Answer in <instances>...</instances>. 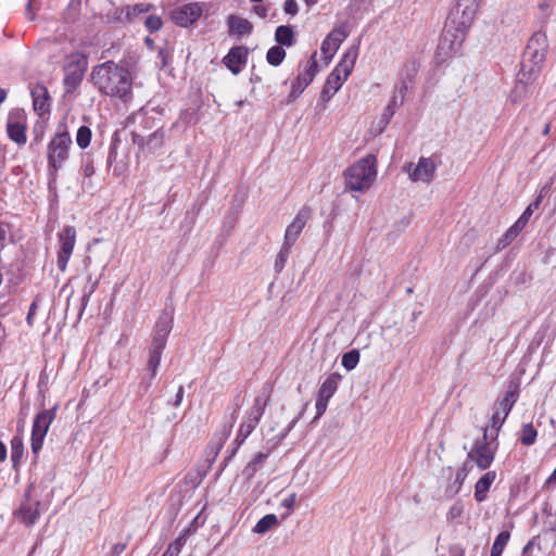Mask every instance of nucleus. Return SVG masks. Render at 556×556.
<instances>
[{
  "label": "nucleus",
  "instance_id": "nucleus-58",
  "mask_svg": "<svg viewBox=\"0 0 556 556\" xmlns=\"http://www.w3.org/2000/svg\"><path fill=\"white\" fill-rule=\"evenodd\" d=\"M94 173V167L93 165L90 163V164H86L85 167H84V174L86 177H90L91 175H93Z\"/></svg>",
  "mask_w": 556,
  "mask_h": 556
},
{
  "label": "nucleus",
  "instance_id": "nucleus-44",
  "mask_svg": "<svg viewBox=\"0 0 556 556\" xmlns=\"http://www.w3.org/2000/svg\"><path fill=\"white\" fill-rule=\"evenodd\" d=\"M167 337L166 334L155 332L150 349L163 352L166 346Z\"/></svg>",
  "mask_w": 556,
  "mask_h": 556
},
{
  "label": "nucleus",
  "instance_id": "nucleus-32",
  "mask_svg": "<svg viewBox=\"0 0 556 556\" xmlns=\"http://www.w3.org/2000/svg\"><path fill=\"white\" fill-rule=\"evenodd\" d=\"M278 525V518L274 514L265 515L253 528V532L264 534Z\"/></svg>",
  "mask_w": 556,
  "mask_h": 556
},
{
  "label": "nucleus",
  "instance_id": "nucleus-42",
  "mask_svg": "<svg viewBox=\"0 0 556 556\" xmlns=\"http://www.w3.org/2000/svg\"><path fill=\"white\" fill-rule=\"evenodd\" d=\"M144 26L150 33H155L163 27V21L159 15H149L146 18Z\"/></svg>",
  "mask_w": 556,
  "mask_h": 556
},
{
  "label": "nucleus",
  "instance_id": "nucleus-22",
  "mask_svg": "<svg viewBox=\"0 0 556 556\" xmlns=\"http://www.w3.org/2000/svg\"><path fill=\"white\" fill-rule=\"evenodd\" d=\"M31 99H33V108L34 111L40 116H45L50 113L51 108V97L49 94L48 88L41 84L37 83L31 88Z\"/></svg>",
  "mask_w": 556,
  "mask_h": 556
},
{
  "label": "nucleus",
  "instance_id": "nucleus-35",
  "mask_svg": "<svg viewBox=\"0 0 556 556\" xmlns=\"http://www.w3.org/2000/svg\"><path fill=\"white\" fill-rule=\"evenodd\" d=\"M285 58H286V51L282 47H280L278 45L269 48L266 53V60H267L268 64H270L273 66L280 65L282 63V61L285 60Z\"/></svg>",
  "mask_w": 556,
  "mask_h": 556
},
{
  "label": "nucleus",
  "instance_id": "nucleus-43",
  "mask_svg": "<svg viewBox=\"0 0 556 556\" xmlns=\"http://www.w3.org/2000/svg\"><path fill=\"white\" fill-rule=\"evenodd\" d=\"M161 355H162V352H159V351L150 349V356H149V361H148V366H149V368L152 371V376L156 375V370H157V367H159L160 362H161Z\"/></svg>",
  "mask_w": 556,
  "mask_h": 556
},
{
  "label": "nucleus",
  "instance_id": "nucleus-25",
  "mask_svg": "<svg viewBox=\"0 0 556 556\" xmlns=\"http://www.w3.org/2000/svg\"><path fill=\"white\" fill-rule=\"evenodd\" d=\"M541 72V65L523 61L517 77V86H523L526 88L532 85L539 78Z\"/></svg>",
  "mask_w": 556,
  "mask_h": 556
},
{
  "label": "nucleus",
  "instance_id": "nucleus-19",
  "mask_svg": "<svg viewBox=\"0 0 556 556\" xmlns=\"http://www.w3.org/2000/svg\"><path fill=\"white\" fill-rule=\"evenodd\" d=\"M309 216L311 210L308 207H303L298 212L292 223L288 225L283 240V243H286V250L291 249L292 245L295 243L302 230L304 229Z\"/></svg>",
  "mask_w": 556,
  "mask_h": 556
},
{
  "label": "nucleus",
  "instance_id": "nucleus-56",
  "mask_svg": "<svg viewBox=\"0 0 556 556\" xmlns=\"http://www.w3.org/2000/svg\"><path fill=\"white\" fill-rule=\"evenodd\" d=\"M182 399H184V387L180 386L177 390V393H176V400H175V403L174 405L175 406H179L182 402Z\"/></svg>",
  "mask_w": 556,
  "mask_h": 556
},
{
  "label": "nucleus",
  "instance_id": "nucleus-13",
  "mask_svg": "<svg viewBox=\"0 0 556 556\" xmlns=\"http://www.w3.org/2000/svg\"><path fill=\"white\" fill-rule=\"evenodd\" d=\"M60 249L56 265L61 271H65L67 263L73 254L76 243V230L73 226H65L58 235Z\"/></svg>",
  "mask_w": 556,
  "mask_h": 556
},
{
  "label": "nucleus",
  "instance_id": "nucleus-10",
  "mask_svg": "<svg viewBox=\"0 0 556 556\" xmlns=\"http://www.w3.org/2000/svg\"><path fill=\"white\" fill-rule=\"evenodd\" d=\"M267 406V399L257 396L254 400V404L251 407L245 420L240 425L235 443L239 446L244 443L249 435L255 430L260 424L262 416Z\"/></svg>",
  "mask_w": 556,
  "mask_h": 556
},
{
  "label": "nucleus",
  "instance_id": "nucleus-31",
  "mask_svg": "<svg viewBox=\"0 0 556 556\" xmlns=\"http://www.w3.org/2000/svg\"><path fill=\"white\" fill-rule=\"evenodd\" d=\"M153 5L150 3H136L134 5H125L126 21L131 23L139 15L152 10Z\"/></svg>",
  "mask_w": 556,
  "mask_h": 556
},
{
  "label": "nucleus",
  "instance_id": "nucleus-2",
  "mask_svg": "<svg viewBox=\"0 0 556 556\" xmlns=\"http://www.w3.org/2000/svg\"><path fill=\"white\" fill-rule=\"evenodd\" d=\"M377 177V157L368 154L350 165L343 172L345 188L351 191L364 192L375 182Z\"/></svg>",
  "mask_w": 556,
  "mask_h": 556
},
{
  "label": "nucleus",
  "instance_id": "nucleus-20",
  "mask_svg": "<svg viewBox=\"0 0 556 556\" xmlns=\"http://www.w3.org/2000/svg\"><path fill=\"white\" fill-rule=\"evenodd\" d=\"M249 49L245 46L232 47L223 58L222 63L233 74L241 73L248 62Z\"/></svg>",
  "mask_w": 556,
  "mask_h": 556
},
{
  "label": "nucleus",
  "instance_id": "nucleus-40",
  "mask_svg": "<svg viewBox=\"0 0 556 556\" xmlns=\"http://www.w3.org/2000/svg\"><path fill=\"white\" fill-rule=\"evenodd\" d=\"M76 141L79 148L86 149L91 141V130L87 126H80L76 134Z\"/></svg>",
  "mask_w": 556,
  "mask_h": 556
},
{
  "label": "nucleus",
  "instance_id": "nucleus-5",
  "mask_svg": "<svg viewBox=\"0 0 556 556\" xmlns=\"http://www.w3.org/2000/svg\"><path fill=\"white\" fill-rule=\"evenodd\" d=\"M498 441H493L490 438L482 435L477 439L467 454V462L470 465H476L479 471L488 469L494 462L495 454L498 450Z\"/></svg>",
  "mask_w": 556,
  "mask_h": 556
},
{
  "label": "nucleus",
  "instance_id": "nucleus-23",
  "mask_svg": "<svg viewBox=\"0 0 556 556\" xmlns=\"http://www.w3.org/2000/svg\"><path fill=\"white\" fill-rule=\"evenodd\" d=\"M556 545V530L546 529L541 534L530 540L523 547L522 554L528 555L534 547L547 552Z\"/></svg>",
  "mask_w": 556,
  "mask_h": 556
},
{
  "label": "nucleus",
  "instance_id": "nucleus-4",
  "mask_svg": "<svg viewBox=\"0 0 556 556\" xmlns=\"http://www.w3.org/2000/svg\"><path fill=\"white\" fill-rule=\"evenodd\" d=\"M357 55V50L353 48L349 49L343 54L341 61L331 71L325 81L321 90V99L324 101H329L346 81L355 66Z\"/></svg>",
  "mask_w": 556,
  "mask_h": 556
},
{
  "label": "nucleus",
  "instance_id": "nucleus-26",
  "mask_svg": "<svg viewBox=\"0 0 556 556\" xmlns=\"http://www.w3.org/2000/svg\"><path fill=\"white\" fill-rule=\"evenodd\" d=\"M507 417L508 416H505V414H503L500 409H495L489 425L481 428L482 435L490 438L493 441H496L498 438V433L503 425L505 424Z\"/></svg>",
  "mask_w": 556,
  "mask_h": 556
},
{
  "label": "nucleus",
  "instance_id": "nucleus-38",
  "mask_svg": "<svg viewBox=\"0 0 556 556\" xmlns=\"http://www.w3.org/2000/svg\"><path fill=\"white\" fill-rule=\"evenodd\" d=\"M359 357L357 350H351L342 355L341 364L346 370H352L357 366Z\"/></svg>",
  "mask_w": 556,
  "mask_h": 556
},
{
  "label": "nucleus",
  "instance_id": "nucleus-34",
  "mask_svg": "<svg viewBox=\"0 0 556 556\" xmlns=\"http://www.w3.org/2000/svg\"><path fill=\"white\" fill-rule=\"evenodd\" d=\"M106 23L115 25V26H125L127 25L125 7L115 8L111 12L106 14Z\"/></svg>",
  "mask_w": 556,
  "mask_h": 556
},
{
  "label": "nucleus",
  "instance_id": "nucleus-14",
  "mask_svg": "<svg viewBox=\"0 0 556 556\" xmlns=\"http://www.w3.org/2000/svg\"><path fill=\"white\" fill-rule=\"evenodd\" d=\"M341 379L342 376L339 372H332L319 387L315 404L317 418L325 414L328 402L336 393Z\"/></svg>",
  "mask_w": 556,
  "mask_h": 556
},
{
  "label": "nucleus",
  "instance_id": "nucleus-15",
  "mask_svg": "<svg viewBox=\"0 0 556 556\" xmlns=\"http://www.w3.org/2000/svg\"><path fill=\"white\" fill-rule=\"evenodd\" d=\"M547 53V37L539 31L532 35L526 48V62L543 66Z\"/></svg>",
  "mask_w": 556,
  "mask_h": 556
},
{
  "label": "nucleus",
  "instance_id": "nucleus-7",
  "mask_svg": "<svg viewBox=\"0 0 556 556\" xmlns=\"http://www.w3.org/2000/svg\"><path fill=\"white\" fill-rule=\"evenodd\" d=\"M58 405L50 409H43L37 413L33 420L30 434V448L33 454L38 456L42 450L45 438L50 429L51 424L56 418Z\"/></svg>",
  "mask_w": 556,
  "mask_h": 556
},
{
  "label": "nucleus",
  "instance_id": "nucleus-64",
  "mask_svg": "<svg viewBox=\"0 0 556 556\" xmlns=\"http://www.w3.org/2000/svg\"><path fill=\"white\" fill-rule=\"evenodd\" d=\"M307 7L315 5L319 0H303Z\"/></svg>",
  "mask_w": 556,
  "mask_h": 556
},
{
  "label": "nucleus",
  "instance_id": "nucleus-27",
  "mask_svg": "<svg viewBox=\"0 0 556 556\" xmlns=\"http://www.w3.org/2000/svg\"><path fill=\"white\" fill-rule=\"evenodd\" d=\"M228 33L230 36H244L252 33V24L241 16L231 14L227 18Z\"/></svg>",
  "mask_w": 556,
  "mask_h": 556
},
{
  "label": "nucleus",
  "instance_id": "nucleus-41",
  "mask_svg": "<svg viewBox=\"0 0 556 556\" xmlns=\"http://www.w3.org/2000/svg\"><path fill=\"white\" fill-rule=\"evenodd\" d=\"M185 543L186 540L184 539V536L177 538L174 542H172L168 545L167 549L164 552L162 556H178Z\"/></svg>",
  "mask_w": 556,
  "mask_h": 556
},
{
  "label": "nucleus",
  "instance_id": "nucleus-49",
  "mask_svg": "<svg viewBox=\"0 0 556 556\" xmlns=\"http://www.w3.org/2000/svg\"><path fill=\"white\" fill-rule=\"evenodd\" d=\"M291 249H287L286 250V243L282 244L281 247V250L277 256V260H276V268H278L279 270L283 267L286 261H287V257L289 255V252H290Z\"/></svg>",
  "mask_w": 556,
  "mask_h": 556
},
{
  "label": "nucleus",
  "instance_id": "nucleus-60",
  "mask_svg": "<svg viewBox=\"0 0 556 556\" xmlns=\"http://www.w3.org/2000/svg\"><path fill=\"white\" fill-rule=\"evenodd\" d=\"M545 484H547V485L556 484V468L554 469L552 475L546 479Z\"/></svg>",
  "mask_w": 556,
  "mask_h": 556
},
{
  "label": "nucleus",
  "instance_id": "nucleus-24",
  "mask_svg": "<svg viewBox=\"0 0 556 556\" xmlns=\"http://www.w3.org/2000/svg\"><path fill=\"white\" fill-rule=\"evenodd\" d=\"M435 164L431 157H420L409 178L413 181L430 182L434 176Z\"/></svg>",
  "mask_w": 556,
  "mask_h": 556
},
{
  "label": "nucleus",
  "instance_id": "nucleus-6",
  "mask_svg": "<svg viewBox=\"0 0 556 556\" xmlns=\"http://www.w3.org/2000/svg\"><path fill=\"white\" fill-rule=\"evenodd\" d=\"M72 138L67 131L55 134L47 148V157L49 168L56 173L61 169L68 159Z\"/></svg>",
  "mask_w": 556,
  "mask_h": 556
},
{
  "label": "nucleus",
  "instance_id": "nucleus-51",
  "mask_svg": "<svg viewBox=\"0 0 556 556\" xmlns=\"http://www.w3.org/2000/svg\"><path fill=\"white\" fill-rule=\"evenodd\" d=\"M38 308V299L36 298L30 306H29V309H28V313H27V316H26V321H27V325L31 328L34 326V317H35V314H36V311Z\"/></svg>",
  "mask_w": 556,
  "mask_h": 556
},
{
  "label": "nucleus",
  "instance_id": "nucleus-11",
  "mask_svg": "<svg viewBox=\"0 0 556 556\" xmlns=\"http://www.w3.org/2000/svg\"><path fill=\"white\" fill-rule=\"evenodd\" d=\"M478 10L479 0H459L447 24L467 34L476 18Z\"/></svg>",
  "mask_w": 556,
  "mask_h": 556
},
{
  "label": "nucleus",
  "instance_id": "nucleus-61",
  "mask_svg": "<svg viewBox=\"0 0 556 556\" xmlns=\"http://www.w3.org/2000/svg\"><path fill=\"white\" fill-rule=\"evenodd\" d=\"M7 99V91L2 88H0V104L4 102Z\"/></svg>",
  "mask_w": 556,
  "mask_h": 556
},
{
  "label": "nucleus",
  "instance_id": "nucleus-17",
  "mask_svg": "<svg viewBox=\"0 0 556 556\" xmlns=\"http://www.w3.org/2000/svg\"><path fill=\"white\" fill-rule=\"evenodd\" d=\"M541 204V197L535 199L532 203H530L527 208L523 211V213L520 215V217L517 219V222L510 226L507 231L504 233V236L500 239L498 245L506 247L510 244L523 230V228L527 226L530 217L532 216L534 210H538Z\"/></svg>",
  "mask_w": 556,
  "mask_h": 556
},
{
  "label": "nucleus",
  "instance_id": "nucleus-55",
  "mask_svg": "<svg viewBox=\"0 0 556 556\" xmlns=\"http://www.w3.org/2000/svg\"><path fill=\"white\" fill-rule=\"evenodd\" d=\"M489 489H476L475 497L478 502H482L486 498V492Z\"/></svg>",
  "mask_w": 556,
  "mask_h": 556
},
{
  "label": "nucleus",
  "instance_id": "nucleus-53",
  "mask_svg": "<svg viewBox=\"0 0 556 556\" xmlns=\"http://www.w3.org/2000/svg\"><path fill=\"white\" fill-rule=\"evenodd\" d=\"M462 514H463V506L459 503H456L450 508L447 517L450 519H456V518L460 517Z\"/></svg>",
  "mask_w": 556,
  "mask_h": 556
},
{
  "label": "nucleus",
  "instance_id": "nucleus-29",
  "mask_svg": "<svg viewBox=\"0 0 556 556\" xmlns=\"http://www.w3.org/2000/svg\"><path fill=\"white\" fill-rule=\"evenodd\" d=\"M275 40L280 47H291L295 42V34L291 26L280 25L275 30Z\"/></svg>",
  "mask_w": 556,
  "mask_h": 556
},
{
  "label": "nucleus",
  "instance_id": "nucleus-16",
  "mask_svg": "<svg viewBox=\"0 0 556 556\" xmlns=\"http://www.w3.org/2000/svg\"><path fill=\"white\" fill-rule=\"evenodd\" d=\"M27 118L24 112H11L7 121V134L17 144H25L27 141Z\"/></svg>",
  "mask_w": 556,
  "mask_h": 556
},
{
  "label": "nucleus",
  "instance_id": "nucleus-3",
  "mask_svg": "<svg viewBox=\"0 0 556 556\" xmlns=\"http://www.w3.org/2000/svg\"><path fill=\"white\" fill-rule=\"evenodd\" d=\"M46 489H27L18 510L16 519L26 527L34 526L50 504L51 492L45 493Z\"/></svg>",
  "mask_w": 556,
  "mask_h": 556
},
{
  "label": "nucleus",
  "instance_id": "nucleus-28",
  "mask_svg": "<svg viewBox=\"0 0 556 556\" xmlns=\"http://www.w3.org/2000/svg\"><path fill=\"white\" fill-rule=\"evenodd\" d=\"M518 397L519 386L517 383H510L504 397L497 402L498 406L496 409H500L503 414H505V416H508L514 405L518 401Z\"/></svg>",
  "mask_w": 556,
  "mask_h": 556
},
{
  "label": "nucleus",
  "instance_id": "nucleus-52",
  "mask_svg": "<svg viewBox=\"0 0 556 556\" xmlns=\"http://www.w3.org/2000/svg\"><path fill=\"white\" fill-rule=\"evenodd\" d=\"M22 456V443L18 442L16 443L15 440L12 441V453H11V458H12V462L15 464L20 460Z\"/></svg>",
  "mask_w": 556,
  "mask_h": 556
},
{
  "label": "nucleus",
  "instance_id": "nucleus-57",
  "mask_svg": "<svg viewBox=\"0 0 556 556\" xmlns=\"http://www.w3.org/2000/svg\"><path fill=\"white\" fill-rule=\"evenodd\" d=\"M26 11L28 20L33 21L35 18V13L33 12V0L28 1Z\"/></svg>",
  "mask_w": 556,
  "mask_h": 556
},
{
  "label": "nucleus",
  "instance_id": "nucleus-39",
  "mask_svg": "<svg viewBox=\"0 0 556 556\" xmlns=\"http://www.w3.org/2000/svg\"><path fill=\"white\" fill-rule=\"evenodd\" d=\"M173 318L169 314H162L155 324V332L168 336L172 330Z\"/></svg>",
  "mask_w": 556,
  "mask_h": 556
},
{
  "label": "nucleus",
  "instance_id": "nucleus-1",
  "mask_svg": "<svg viewBox=\"0 0 556 556\" xmlns=\"http://www.w3.org/2000/svg\"><path fill=\"white\" fill-rule=\"evenodd\" d=\"M137 64L138 56L132 54L124 56L119 62L105 61L92 68L91 79L101 94L127 103L134 98Z\"/></svg>",
  "mask_w": 556,
  "mask_h": 556
},
{
  "label": "nucleus",
  "instance_id": "nucleus-12",
  "mask_svg": "<svg viewBox=\"0 0 556 556\" xmlns=\"http://www.w3.org/2000/svg\"><path fill=\"white\" fill-rule=\"evenodd\" d=\"M202 14V3L190 2L175 7L173 10H170L169 18L176 26L187 28L195 24Z\"/></svg>",
  "mask_w": 556,
  "mask_h": 556
},
{
  "label": "nucleus",
  "instance_id": "nucleus-46",
  "mask_svg": "<svg viewBox=\"0 0 556 556\" xmlns=\"http://www.w3.org/2000/svg\"><path fill=\"white\" fill-rule=\"evenodd\" d=\"M295 498H296V495L295 493H291L290 495H288L286 498H283L280 503V506L286 508V513L281 516L282 519H286L290 513L293 510L294 506H295Z\"/></svg>",
  "mask_w": 556,
  "mask_h": 556
},
{
  "label": "nucleus",
  "instance_id": "nucleus-37",
  "mask_svg": "<svg viewBox=\"0 0 556 556\" xmlns=\"http://www.w3.org/2000/svg\"><path fill=\"white\" fill-rule=\"evenodd\" d=\"M472 472L473 465H470V462L465 460L462 467H459L456 471L454 484L462 486L466 482L467 477L470 476Z\"/></svg>",
  "mask_w": 556,
  "mask_h": 556
},
{
  "label": "nucleus",
  "instance_id": "nucleus-59",
  "mask_svg": "<svg viewBox=\"0 0 556 556\" xmlns=\"http://www.w3.org/2000/svg\"><path fill=\"white\" fill-rule=\"evenodd\" d=\"M7 458V446L0 441V463Z\"/></svg>",
  "mask_w": 556,
  "mask_h": 556
},
{
  "label": "nucleus",
  "instance_id": "nucleus-50",
  "mask_svg": "<svg viewBox=\"0 0 556 556\" xmlns=\"http://www.w3.org/2000/svg\"><path fill=\"white\" fill-rule=\"evenodd\" d=\"M283 11L286 14L289 15H296L299 12V5L296 0H286L283 4Z\"/></svg>",
  "mask_w": 556,
  "mask_h": 556
},
{
  "label": "nucleus",
  "instance_id": "nucleus-18",
  "mask_svg": "<svg viewBox=\"0 0 556 556\" xmlns=\"http://www.w3.org/2000/svg\"><path fill=\"white\" fill-rule=\"evenodd\" d=\"M318 72L317 53L314 52L306 62L302 72L299 73L292 83L291 96L302 93L306 87L313 81Z\"/></svg>",
  "mask_w": 556,
  "mask_h": 556
},
{
  "label": "nucleus",
  "instance_id": "nucleus-9",
  "mask_svg": "<svg viewBox=\"0 0 556 556\" xmlns=\"http://www.w3.org/2000/svg\"><path fill=\"white\" fill-rule=\"evenodd\" d=\"M87 59L79 53H73L66 58L63 79L65 93H73L79 87L87 70Z\"/></svg>",
  "mask_w": 556,
  "mask_h": 556
},
{
  "label": "nucleus",
  "instance_id": "nucleus-8",
  "mask_svg": "<svg viewBox=\"0 0 556 556\" xmlns=\"http://www.w3.org/2000/svg\"><path fill=\"white\" fill-rule=\"evenodd\" d=\"M465 38L466 33L446 24L435 51L437 58L445 61L457 55L462 50Z\"/></svg>",
  "mask_w": 556,
  "mask_h": 556
},
{
  "label": "nucleus",
  "instance_id": "nucleus-47",
  "mask_svg": "<svg viewBox=\"0 0 556 556\" xmlns=\"http://www.w3.org/2000/svg\"><path fill=\"white\" fill-rule=\"evenodd\" d=\"M269 452H258L255 454L253 459L249 463V467L252 468L253 471L257 470L258 467L263 465V463L268 458Z\"/></svg>",
  "mask_w": 556,
  "mask_h": 556
},
{
  "label": "nucleus",
  "instance_id": "nucleus-48",
  "mask_svg": "<svg viewBox=\"0 0 556 556\" xmlns=\"http://www.w3.org/2000/svg\"><path fill=\"white\" fill-rule=\"evenodd\" d=\"M11 225L7 222L0 220V249L7 244L8 233L10 232Z\"/></svg>",
  "mask_w": 556,
  "mask_h": 556
},
{
  "label": "nucleus",
  "instance_id": "nucleus-63",
  "mask_svg": "<svg viewBox=\"0 0 556 556\" xmlns=\"http://www.w3.org/2000/svg\"><path fill=\"white\" fill-rule=\"evenodd\" d=\"M4 166H5L4 156L0 155V174L3 172Z\"/></svg>",
  "mask_w": 556,
  "mask_h": 556
},
{
  "label": "nucleus",
  "instance_id": "nucleus-45",
  "mask_svg": "<svg viewBox=\"0 0 556 556\" xmlns=\"http://www.w3.org/2000/svg\"><path fill=\"white\" fill-rule=\"evenodd\" d=\"M496 479V472L494 470L486 471L476 482L475 486H491Z\"/></svg>",
  "mask_w": 556,
  "mask_h": 556
},
{
  "label": "nucleus",
  "instance_id": "nucleus-54",
  "mask_svg": "<svg viewBox=\"0 0 556 556\" xmlns=\"http://www.w3.org/2000/svg\"><path fill=\"white\" fill-rule=\"evenodd\" d=\"M253 11L255 14H257L260 17L265 18L268 14V9L265 5H254Z\"/></svg>",
  "mask_w": 556,
  "mask_h": 556
},
{
  "label": "nucleus",
  "instance_id": "nucleus-36",
  "mask_svg": "<svg viewBox=\"0 0 556 556\" xmlns=\"http://www.w3.org/2000/svg\"><path fill=\"white\" fill-rule=\"evenodd\" d=\"M536 437H538V431L531 422L522 426L521 434H520L521 444H523L526 446H530L535 443Z\"/></svg>",
  "mask_w": 556,
  "mask_h": 556
},
{
  "label": "nucleus",
  "instance_id": "nucleus-21",
  "mask_svg": "<svg viewBox=\"0 0 556 556\" xmlns=\"http://www.w3.org/2000/svg\"><path fill=\"white\" fill-rule=\"evenodd\" d=\"M346 37L348 33L343 28H336L324 39L320 50L326 64H329Z\"/></svg>",
  "mask_w": 556,
  "mask_h": 556
},
{
  "label": "nucleus",
  "instance_id": "nucleus-62",
  "mask_svg": "<svg viewBox=\"0 0 556 556\" xmlns=\"http://www.w3.org/2000/svg\"><path fill=\"white\" fill-rule=\"evenodd\" d=\"M549 132H551V124H549V123H547V124L545 125V127L543 128L542 134H543V136H548V135H549Z\"/></svg>",
  "mask_w": 556,
  "mask_h": 556
},
{
  "label": "nucleus",
  "instance_id": "nucleus-33",
  "mask_svg": "<svg viewBox=\"0 0 556 556\" xmlns=\"http://www.w3.org/2000/svg\"><path fill=\"white\" fill-rule=\"evenodd\" d=\"M509 539L510 533L508 531L500 532L495 541L493 542L490 556H502Z\"/></svg>",
  "mask_w": 556,
  "mask_h": 556
},
{
  "label": "nucleus",
  "instance_id": "nucleus-30",
  "mask_svg": "<svg viewBox=\"0 0 556 556\" xmlns=\"http://www.w3.org/2000/svg\"><path fill=\"white\" fill-rule=\"evenodd\" d=\"M227 440L226 433H217L215 434L206 446V457L207 459L214 460L223 448L225 442Z\"/></svg>",
  "mask_w": 556,
  "mask_h": 556
}]
</instances>
